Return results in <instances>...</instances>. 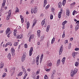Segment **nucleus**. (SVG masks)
I'll return each instance as SVG.
<instances>
[{
  "mask_svg": "<svg viewBox=\"0 0 79 79\" xmlns=\"http://www.w3.org/2000/svg\"><path fill=\"white\" fill-rule=\"evenodd\" d=\"M77 71H78V70L77 69H75L74 71L71 70V77H73L74 75V74H75V73H77Z\"/></svg>",
  "mask_w": 79,
  "mask_h": 79,
  "instance_id": "nucleus-1",
  "label": "nucleus"
},
{
  "mask_svg": "<svg viewBox=\"0 0 79 79\" xmlns=\"http://www.w3.org/2000/svg\"><path fill=\"white\" fill-rule=\"evenodd\" d=\"M11 10H10L8 12V13L9 14L8 15L7 18H6L7 20H8V19H10V18L11 15Z\"/></svg>",
  "mask_w": 79,
  "mask_h": 79,
  "instance_id": "nucleus-2",
  "label": "nucleus"
},
{
  "mask_svg": "<svg viewBox=\"0 0 79 79\" xmlns=\"http://www.w3.org/2000/svg\"><path fill=\"white\" fill-rule=\"evenodd\" d=\"M63 45H62L60 47V48L59 50V55H60L62 53V52H63Z\"/></svg>",
  "mask_w": 79,
  "mask_h": 79,
  "instance_id": "nucleus-3",
  "label": "nucleus"
},
{
  "mask_svg": "<svg viewBox=\"0 0 79 79\" xmlns=\"http://www.w3.org/2000/svg\"><path fill=\"white\" fill-rule=\"evenodd\" d=\"M15 49L14 48H12L11 49V53H12V56H14L15 55Z\"/></svg>",
  "mask_w": 79,
  "mask_h": 79,
  "instance_id": "nucleus-4",
  "label": "nucleus"
},
{
  "mask_svg": "<svg viewBox=\"0 0 79 79\" xmlns=\"http://www.w3.org/2000/svg\"><path fill=\"white\" fill-rule=\"evenodd\" d=\"M33 51V48L32 47H31L29 51V55L30 56H31L32 55V51Z\"/></svg>",
  "mask_w": 79,
  "mask_h": 79,
  "instance_id": "nucleus-5",
  "label": "nucleus"
},
{
  "mask_svg": "<svg viewBox=\"0 0 79 79\" xmlns=\"http://www.w3.org/2000/svg\"><path fill=\"white\" fill-rule=\"evenodd\" d=\"M6 3V0H3V3L2 4V8H5V5Z\"/></svg>",
  "mask_w": 79,
  "mask_h": 79,
  "instance_id": "nucleus-6",
  "label": "nucleus"
},
{
  "mask_svg": "<svg viewBox=\"0 0 79 79\" xmlns=\"http://www.w3.org/2000/svg\"><path fill=\"white\" fill-rule=\"evenodd\" d=\"M69 14H70V13L69 12V9L67 8L66 9V15L69 16Z\"/></svg>",
  "mask_w": 79,
  "mask_h": 79,
  "instance_id": "nucleus-7",
  "label": "nucleus"
},
{
  "mask_svg": "<svg viewBox=\"0 0 79 79\" xmlns=\"http://www.w3.org/2000/svg\"><path fill=\"white\" fill-rule=\"evenodd\" d=\"M47 63L48 64L47 66H52V63H51L50 61H47Z\"/></svg>",
  "mask_w": 79,
  "mask_h": 79,
  "instance_id": "nucleus-8",
  "label": "nucleus"
},
{
  "mask_svg": "<svg viewBox=\"0 0 79 79\" xmlns=\"http://www.w3.org/2000/svg\"><path fill=\"white\" fill-rule=\"evenodd\" d=\"M63 10L62 11L59 12L58 14V17L60 19L61 16V15L62 14Z\"/></svg>",
  "mask_w": 79,
  "mask_h": 79,
  "instance_id": "nucleus-9",
  "label": "nucleus"
},
{
  "mask_svg": "<svg viewBox=\"0 0 79 79\" xmlns=\"http://www.w3.org/2000/svg\"><path fill=\"white\" fill-rule=\"evenodd\" d=\"M33 26H32V27H33L35 26V23H37V21H36V19H35L34 20H33Z\"/></svg>",
  "mask_w": 79,
  "mask_h": 79,
  "instance_id": "nucleus-10",
  "label": "nucleus"
},
{
  "mask_svg": "<svg viewBox=\"0 0 79 79\" xmlns=\"http://www.w3.org/2000/svg\"><path fill=\"white\" fill-rule=\"evenodd\" d=\"M47 4V0H44V4L43 6L44 7H45V5Z\"/></svg>",
  "mask_w": 79,
  "mask_h": 79,
  "instance_id": "nucleus-11",
  "label": "nucleus"
},
{
  "mask_svg": "<svg viewBox=\"0 0 79 79\" xmlns=\"http://www.w3.org/2000/svg\"><path fill=\"white\" fill-rule=\"evenodd\" d=\"M11 54L10 53H9L7 56V58L9 60H11Z\"/></svg>",
  "mask_w": 79,
  "mask_h": 79,
  "instance_id": "nucleus-12",
  "label": "nucleus"
},
{
  "mask_svg": "<svg viewBox=\"0 0 79 79\" xmlns=\"http://www.w3.org/2000/svg\"><path fill=\"white\" fill-rule=\"evenodd\" d=\"M10 31V28H8L6 31V34H8V33Z\"/></svg>",
  "mask_w": 79,
  "mask_h": 79,
  "instance_id": "nucleus-13",
  "label": "nucleus"
},
{
  "mask_svg": "<svg viewBox=\"0 0 79 79\" xmlns=\"http://www.w3.org/2000/svg\"><path fill=\"white\" fill-rule=\"evenodd\" d=\"M60 60L59 59L57 62V66H58L59 65H60Z\"/></svg>",
  "mask_w": 79,
  "mask_h": 79,
  "instance_id": "nucleus-14",
  "label": "nucleus"
},
{
  "mask_svg": "<svg viewBox=\"0 0 79 79\" xmlns=\"http://www.w3.org/2000/svg\"><path fill=\"white\" fill-rule=\"evenodd\" d=\"M27 29H28V28L29 27V26H30V23H29V22L28 21L27 23Z\"/></svg>",
  "mask_w": 79,
  "mask_h": 79,
  "instance_id": "nucleus-15",
  "label": "nucleus"
},
{
  "mask_svg": "<svg viewBox=\"0 0 79 79\" xmlns=\"http://www.w3.org/2000/svg\"><path fill=\"white\" fill-rule=\"evenodd\" d=\"M65 59H66V57H64L62 60V61L63 63V64H64V61H65Z\"/></svg>",
  "mask_w": 79,
  "mask_h": 79,
  "instance_id": "nucleus-16",
  "label": "nucleus"
},
{
  "mask_svg": "<svg viewBox=\"0 0 79 79\" xmlns=\"http://www.w3.org/2000/svg\"><path fill=\"white\" fill-rule=\"evenodd\" d=\"M62 3L61 2H60L59 3H58V6L59 8H61V6H62Z\"/></svg>",
  "mask_w": 79,
  "mask_h": 79,
  "instance_id": "nucleus-17",
  "label": "nucleus"
},
{
  "mask_svg": "<svg viewBox=\"0 0 79 79\" xmlns=\"http://www.w3.org/2000/svg\"><path fill=\"white\" fill-rule=\"evenodd\" d=\"M37 11V9L35 7V8L33 9V12L34 13H36Z\"/></svg>",
  "mask_w": 79,
  "mask_h": 79,
  "instance_id": "nucleus-18",
  "label": "nucleus"
},
{
  "mask_svg": "<svg viewBox=\"0 0 79 79\" xmlns=\"http://www.w3.org/2000/svg\"><path fill=\"white\" fill-rule=\"evenodd\" d=\"M79 25H77L75 27V31H76L78 30V29H79Z\"/></svg>",
  "mask_w": 79,
  "mask_h": 79,
  "instance_id": "nucleus-19",
  "label": "nucleus"
},
{
  "mask_svg": "<svg viewBox=\"0 0 79 79\" xmlns=\"http://www.w3.org/2000/svg\"><path fill=\"white\" fill-rule=\"evenodd\" d=\"M22 69H23V71H24V73H26V69L24 67V66H22Z\"/></svg>",
  "mask_w": 79,
  "mask_h": 79,
  "instance_id": "nucleus-20",
  "label": "nucleus"
},
{
  "mask_svg": "<svg viewBox=\"0 0 79 79\" xmlns=\"http://www.w3.org/2000/svg\"><path fill=\"white\" fill-rule=\"evenodd\" d=\"M79 63L78 62H75V66H79Z\"/></svg>",
  "mask_w": 79,
  "mask_h": 79,
  "instance_id": "nucleus-21",
  "label": "nucleus"
},
{
  "mask_svg": "<svg viewBox=\"0 0 79 79\" xmlns=\"http://www.w3.org/2000/svg\"><path fill=\"white\" fill-rule=\"evenodd\" d=\"M55 38H53L52 40V41H51V44H53V43H54V42H55Z\"/></svg>",
  "mask_w": 79,
  "mask_h": 79,
  "instance_id": "nucleus-22",
  "label": "nucleus"
},
{
  "mask_svg": "<svg viewBox=\"0 0 79 79\" xmlns=\"http://www.w3.org/2000/svg\"><path fill=\"white\" fill-rule=\"evenodd\" d=\"M66 22L67 23L68 22L66 20L64 22H63L62 23V25H64V24L66 23Z\"/></svg>",
  "mask_w": 79,
  "mask_h": 79,
  "instance_id": "nucleus-23",
  "label": "nucleus"
},
{
  "mask_svg": "<svg viewBox=\"0 0 79 79\" xmlns=\"http://www.w3.org/2000/svg\"><path fill=\"white\" fill-rule=\"evenodd\" d=\"M17 39H22L21 35H19L17 36Z\"/></svg>",
  "mask_w": 79,
  "mask_h": 79,
  "instance_id": "nucleus-24",
  "label": "nucleus"
},
{
  "mask_svg": "<svg viewBox=\"0 0 79 79\" xmlns=\"http://www.w3.org/2000/svg\"><path fill=\"white\" fill-rule=\"evenodd\" d=\"M44 24H45V20H43L41 22V24L43 26V25H44Z\"/></svg>",
  "mask_w": 79,
  "mask_h": 79,
  "instance_id": "nucleus-25",
  "label": "nucleus"
},
{
  "mask_svg": "<svg viewBox=\"0 0 79 79\" xmlns=\"http://www.w3.org/2000/svg\"><path fill=\"white\" fill-rule=\"evenodd\" d=\"M65 37V32L64 31L63 32V35H62V38H64Z\"/></svg>",
  "mask_w": 79,
  "mask_h": 79,
  "instance_id": "nucleus-26",
  "label": "nucleus"
},
{
  "mask_svg": "<svg viewBox=\"0 0 79 79\" xmlns=\"http://www.w3.org/2000/svg\"><path fill=\"white\" fill-rule=\"evenodd\" d=\"M21 59L22 62H24V60H25V57H22Z\"/></svg>",
  "mask_w": 79,
  "mask_h": 79,
  "instance_id": "nucleus-27",
  "label": "nucleus"
},
{
  "mask_svg": "<svg viewBox=\"0 0 79 79\" xmlns=\"http://www.w3.org/2000/svg\"><path fill=\"white\" fill-rule=\"evenodd\" d=\"M6 76V74L5 73H4L3 74L2 77H5Z\"/></svg>",
  "mask_w": 79,
  "mask_h": 79,
  "instance_id": "nucleus-28",
  "label": "nucleus"
},
{
  "mask_svg": "<svg viewBox=\"0 0 79 79\" xmlns=\"http://www.w3.org/2000/svg\"><path fill=\"white\" fill-rule=\"evenodd\" d=\"M52 75L51 76V78L52 79H53L54 77V74H53V73H52Z\"/></svg>",
  "mask_w": 79,
  "mask_h": 79,
  "instance_id": "nucleus-29",
  "label": "nucleus"
},
{
  "mask_svg": "<svg viewBox=\"0 0 79 79\" xmlns=\"http://www.w3.org/2000/svg\"><path fill=\"white\" fill-rule=\"evenodd\" d=\"M19 11V10H18V8L17 7L16 8V10H15V13H18Z\"/></svg>",
  "mask_w": 79,
  "mask_h": 79,
  "instance_id": "nucleus-30",
  "label": "nucleus"
},
{
  "mask_svg": "<svg viewBox=\"0 0 79 79\" xmlns=\"http://www.w3.org/2000/svg\"><path fill=\"white\" fill-rule=\"evenodd\" d=\"M8 45H9L10 46H11L12 45V43L10 42H8L7 43Z\"/></svg>",
  "mask_w": 79,
  "mask_h": 79,
  "instance_id": "nucleus-31",
  "label": "nucleus"
},
{
  "mask_svg": "<svg viewBox=\"0 0 79 79\" xmlns=\"http://www.w3.org/2000/svg\"><path fill=\"white\" fill-rule=\"evenodd\" d=\"M66 3V0L63 1L62 2L63 5V6L64 5V3Z\"/></svg>",
  "mask_w": 79,
  "mask_h": 79,
  "instance_id": "nucleus-32",
  "label": "nucleus"
},
{
  "mask_svg": "<svg viewBox=\"0 0 79 79\" xmlns=\"http://www.w3.org/2000/svg\"><path fill=\"white\" fill-rule=\"evenodd\" d=\"M21 21L22 23H23L24 22V18H21Z\"/></svg>",
  "mask_w": 79,
  "mask_h": 79,
  "instance_id": "nucleus-33",
  "label": "nucleus"
},
{
  "mask_svg": "<svg viewBox=\"0 0 79 79\" xmlns=\"http://www.w3.org/2000/svg\"><path fill=\"white\" fill-rule=\"evenodd\" d=\"M53 18V16L52 15H50V19H52Z\"/></svg>",
  "mask_w": 79,
  "mask_h": 79,
  "instance_id": "nucleus-34",
  "label": "nucleus"
},
{
  "mask_svg": "<svg viewBox=\"0 0 79 79\" xmlns=\"http://www.w3.org/2000/svg\"><path fill=\"white\" fill-rule=\"evenodd\" d=\"M56 73V70H54L52 71V74H55Z\"/></svg>",
  "mask_w": 79,
  "mask_h": 79,
  "instance_id": "nucleus-35",
  "label": "nucleus"
},
{
  "mask_svg": "<svg viewBox=\"0 0 79 79\" xmlns=\"http://www.w3.org/2000/svg\"><path fill=\"white\" fill-rule=\"evenodd\" d=\"M44 79H48V77L47 76V75H45V76H44Z\"/></svg>",
  "mask_w": 79,
  "mask_h": 79,
  "instance_id": "nucleus-36",
  "label": "nucleus"
},
{
  "mask_svg": "<svg viewBox=\"0 0 79 79\" xmlns=\"http://www.w3.org/2000/svg\"><path fill=\"white\" fill-rule=\"evenodd\" d=\"M23 72H21L19 73L18 74V76H22V74H23Z\"/></svg>",
  "mask_w": 79,
  "mask_h": 79,
  "instance_id": "nucleus-37",
  "label": "nucleus"
},
{
  "mask_svg": "<svg viewBox=\"0 0 79 79\" xmlns=\"http://www.w3.org/2000/svg\"><path fill=\"white\" fill-rule=\"evenodd\" d=\"M43 57H44V54H42L41 55V56L40 59H41V60H42V59H43Z\"/></svg>",
  "mask_w": 79,
  "mask_h": 79,
  "instance_id": "nucleus-38",
  "label": "nucleus"
},
{
  "mask_svg": "<svg viewBox=\"0 0 79 79\" xmlns=\"http://www.w3.org/2000/svg\"><path fill=\"white\" fill-rule=\"evenodd\" d=\"M45 71H47V72H48V71H50V69H45Z\"/></svg>",
  "mask_w": 79,
  "mask_h": 79,
  "instance_id": "nucleus-39",
  "label": "nucleus"
},
{
  "mask_svg": "<svg viewBox=\"0 0 79 79\" xmlns=\"http://www.w3.org/2000/svg\"><path fill=\"white\" fill-rule=\"evenodd\" d=\"M49 6H50L49 5H48L47 6H46L45 7V8L46 10H47V9H48V7H49Z\"/></svg>",
  "mask_w": 79,
  "mask_h": 79,
  "instance_id": "nucleus-40",
  "label": "nucleus"
},
{
  "mask_svg": "<svg viewBox=\"0 0 79 79\" xmlns=\"http://www.w3.org/2000/svg\"><path fill=\"white\" fill-rule=\"evenodd\" d=\"M24 47L26 48H27V44H25V45H24Z\"/></svg>",
  "mask_w": 79,
  "mask_h": 79,
  "instance_id": "nucleus-41",
  "label": "nucleus"
},
{
  "mask_svg": "<svg viewBox=\"0 0 79 79\" xmlns=\"http://www.w3.org/2000/svg\"><path fill=\"white\" fill-rule=\"evenodd\" d=\"M26 55V53H24L23 55V57H24V58H25Z\"/></svg>",
  "mask_w": 79,
  "mask_h": 79,
  "instance_id": "nucleus-42",
  "label": "nucleus"
},
{
  "mask_svg": "<svg viewBox=\"0 0 79 79\" xmlns=\"http://www.w3.org/2000/svg\"><path fill=\"white\" fill-rule=\"evenodd\" d=\"M40 30H38L37 31V34H40Z\"/></svg>",
  "mask_w": 79,
  "mask_h": 79,
  "instance_id": "nucleus-43",
  "label": "nucleus"
},
{
  "mask_svg": "<svg viewBox=\"0 0 79 79\" xmlns=\"http://www.w3.org/2000/svg\"><path fill=\"white\" fill-rule=\"evenodd\" d=\"M52 12H54V11H55V9L54 8H52Z\"/></svg>",
  "mask_w": 79,
  "mask_h": 79,
  "instance_id": "nucleus-44",
  "label": "nucleus"
},
{
  "mask_svg": "<svg viewBox=\"0 0 79 79\" xmlns=\"http://www.w3.org/2000/svg\"><path fill=\"white\" fill-rule=\"evenodd\" d=\"M24 74H25V76H24L25 77V78H26V76H27V73H26H26H24Z\"/></svg>",
  "mask_w": 79,
  "mask_h": 79,
  "instance_id": "nucleus-45",
  "label": "nucleus"
},
{
  "mask_svg": "<svg viewBox=\"0 0 79 79\" xmlns=\"http://www.w3.org/2000/svg\"><path fill=\"white\" fill-rule=\"evenodd\" d=\"M72 56L74 58H75L76 57V56H75V54H74V53L73 54V53L72 54Z\"/></svg>",
  "mask_w": 79,
  "mask_h": 79,
  "instance_id": "nucleus-46",
  "label": "nucleus"
},
{
  "mask_svg": "<svg viewBox=\"0 0 79 79\" xmlns=\"http://www.w3.org/2000/svg\"><path fill=\"white\" fill-rule=\"evenodd\" d=\"M79 50V48H76L75 49V50L76 51H77V50Z\"/></svg>",
  "mask_w": 79,
  "mask_h": 79,
  "instance_id": "nucleus-47",
  "label": "nucleus"
},
{
  "mask_svg": "<svg viewBox=\"0 0 79 79\" xmlns=\"http://www.w3.org/2000/svg\"><path fill=\"white\" fill-rule=\"evenodd\" d=\"M12 70H13V71H15V68H13L12 69V70L10 71H12Z\"/></svg>",
  "mask_w": 79,
  "mask_h": 79,
  "instance_id": "nucleus-48",
  "label": "nucleus"
},
{
  "mask_svg": "<svg viewBox=\"0 0 79 79\" xmlns=\"http://www.w3.org/2000/svg\"><path fill=\"white\" fill-rule=\"evenodd\" d=\"M29 42H31V36L29 38Z\"/></svg>",
  "mask_w": 79,
  "mask_h": 79,
  "instance_id": "nucleus-49",
  "label": "nucleus"
},
{
  "mask_svg": "<svg viewBox=\"0 0 79 79\" xmlns=\"http://www.w3.org/2000/svg\"><path fill=\"white\" fill-rule=\"evenodd\" d=\"M40 56H38L37 57H36V59L38 60H39V57Z\"/></svg>",
  "mask_w": 79,
  "mask_h": 79,
  "instance_id": "nucleus-50",
  "label": "nucleus"
},
{
  "mask_svg": "<svg viewBox=\"0 0 79 79\" xmlns=\"http://www.w3.org/2000/svg\"><path fill=\"white\" fill-rule=\"evenodd\" d=\"M70 41H72L73 40V38L72 37L70 39Z\"/></svg>",
  "mask_w": 79,
  "mask_h": 79,
  "instance_id": "nucleus-51",
  "label": "nucleus"
},
{
  "mask_svg": "<svg viewBox=\"0 0 79 79\" xmlns=\"http://www.w3.org/2000/svg\"><path fill=\"white\" fill-rule=\"evenodd\" d=\"M77 23H78L77 24V26H79V20H78L77 21Z\"/></svg>",
  "mask_w": 79,
  "mask_h": 79,
  "instance_id": "nucleus-52",
  "label": "nucleus"
},
{
  "mask_svg": "<svg viewBox=\"0 0 79 79\" xmlns=\"http://www.w3.org/2000/svg\"><path fill=\"white\" fill-rule=\"evenodd\" d=\"M71 43H70L69 44V47L70 48H71Z\"/></svg>",
  "mask_w": 79,
  "mask_h": 79,
  "instance_id": "nucleus-53",
  "label": "nucleus"
},
{
  "mask_svg": "<svg viewBox=\"0 0 79 79\" xmlns=\"http://www.w3.org/2000/svg\"><path fill=\"white\" fill-rule=\"evenodd\" d=\"M49 31V29L47 28V29L46 30V32H48Z\"/></svg>",
  "mask_w": 79,
  "mask_h": 79,
  "instance_id": "nucleus-54",
  "label": "nucleus"
},
{
  "mask_svg": "<svg viewBox=\"0 0 79 79\" xmlns=\"http://www.w3.org/2000/svg\"><path fill=\"white\" fill-rule=\"evenodd\" d=\"M74 12H73V15H74V14H75V13H76V11L74 10Z\"/></svg>",
  "mask_w": 79,
  "mask_h": 79,
  "instance_id": "nucleus-55",
  "label": "nucleus"
},
{
  "mask_svg": "<svg viewBox=\"0 0 79 79\" xmlns=\"http://www.w3.org/2000/svg\"><path fill=\"white\" fill-rule=\"evenodd\" d=\"M39 72H40L39 71H37V72H36V74L37 75L39 74Z\"/></svg>",
  "mask_w": 79,
  "mask_h": 79,
  "instance_id": "nucleus-56",
  "label": "nucleus"
},
{
  "mask_svg": "<svg viewBox=\"0 0 79 79\" xmlns=\"http://www.w3.org/2000/svg\"><path fill=\"white\" fill-rule=\"evenodd\" d=\"M8 43H6V45H5V47H7V46H8Z\"/></svg>",
  "mask_w": 79,
  "mask_h": 79,
  "instance_id": "nucleus-57",
  "label": "nucleus"
},
{
  "mask_svg": "<svg viewBox=\"0 0 79 79\" xmlns=\"http://www.w3.org/2000/svg\"><path fill=\"white\" fill-rule=\"evenodd\" d=\"M4 69L5 70V72H7V68L5 69Z\"/></svg>",
  "mask_w": 79,
  "mask_h": 79,
  "instance_id": "nucleus-58",
  "label": "nucleus"
},
{
  "mask_svg": "<svg viewBox=\"0 0 79 79\" xmlns=\"http://www.w3.org/2000/svg\"><path fill=\"white\" fill-rule=\"evenodd\" d=\"M50 25H48L47 26V28H48V29H50Z\"/></svg>",
  "mask_w": 79,
  "mask_h": 79,
  "instance_id": "nucleus-59",
  "label": "nucleus"
},
{
  "mask_svg": "<svg viewBox=\"0 0 79 79\" xmlns=\"http://www.w3.org/2000/svg\"><path fill=\"white\" fill-rule=\"evenodd\" d=\"M42 59H40V63H42Z\"/></svg>",
  "mask_w": 79,
  "mask_h": 79,
  "instance_id": "nucleus-60",
  "label": "nucleus"
},
{
  "mask_svg": "<svg viewBox=\"0 0 79 79\" xmlns=\"http://www.w3.org/2000/svg\"><path fill=\"white\" fill-rule=\"evenodd\" d=\"M70 28L71 29L72 28H73V25H71L70 26Z\"/></svg>",
  "mask_w": 79,
  "mask_h": 79,
  "instance_id": "nucleus-61",
  "label": "nucleus"
},
{
  "mask_svg": "<svg viewBox=\"0 0 79 79\" xmlns=\"http://www.w3.org/2000/svg\"><path fill=\"white\" fill-rule=\"evenodd\" d=\"M3 31H0V34H1L2 33H3Z\"/></svg>",
  "mask_w": 79,
  "mask_h": 79,
  "instance_id": "nucleus-62",
  "label": "nucleus"
},
{
  "mask_svg": "<svg viewBox=\"0 0 79 79\" xmlns=\"http://www.w3.org/2000/svg\"><path fill=\"white\" fill-rule=\"evenodd\" d=\"M49 47V44L48 43L47 44V47Z\"/></svg>",
  "mask_w": 79,
  "mask_h": 79,
  "instance_id": "nucleus-63",
  "label": "nucleus"
},
{
  "mask_svg": "<svg viewBox=\"0 0 79 79\" xmlns=\"http://www.w3.org/2000/svg\"><path fill=\"white\" fill-rule=\"evenodd\" d=\"M39 76H37V78L36 79H39Z\"/></svg>",
  "mask_w": 79,
  "mask_h": 79,
  "instance_id": "nucleus-64",
  "label": "nucleus"
}]
</instances>
